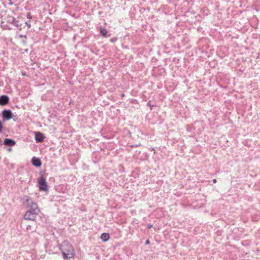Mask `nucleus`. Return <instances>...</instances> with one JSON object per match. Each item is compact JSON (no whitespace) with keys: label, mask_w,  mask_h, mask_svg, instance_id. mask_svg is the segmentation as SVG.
Instances as JSON below:
<instances>
[{"label":"nucleus","mask_w":260,"mask_h":260,"mask_svg":"<svg viewBox=\"0 0 260 260\" xmlns=\"http://www.w3.org/2000/svg\"><path fill=\"white\" fill-rule=\"evenodd\" d=\"M59 248L64 259H70L74 257L75 255L74 249L68 242L64 241L62 242Z\"/></svg>","instance_id":"f257e3e1"},{"label":"nucleus","mask_w":260,"mask_h":260,"mask_svg":"<svg viewBox=\"0 0 260 260\" xmlns=\"http://www.w3.org/2000/svg\"><path fill=\"white\" fill-rule=\"evenodd\" d=\"M24 205L26 206L27 208H29V210L33 211L39 213V209L38 208V206L36 202H34L29 197H27L25 201L24 202Z\"/></svg>","instance_id":"f03ea898"},{"label":"nucleus","mask_w":260,"mask_h":260,"mask_svg":"<svg viewBox=\"0 0 260 260\" xmlns=\"http://www.w3.org/2000/svg\"><path fill=\"white\" fill-rule=\"evenodd\" d=\"M38 213H39L36 212L28 210L24 215V218L26 220H34Z\"/></svg>","instance_id":"7ed1b4c3"},{"label":"nucleus","mask_w":260,"mask_h":260,"mask_svg":"<svg viewBox=\"0 0 260 260\" xmlns=\"http://www.w3.org/2000/svg\"><path fill=\"white\" fill-rule=\"evenodd\" d=\"M39 186L40 190L43 191H47L48 189V185L46 181V179L43 177H41L39 178Z\"/></svg>","instance_id":"20e7f679"},{"label":"nucleus","mask_w":260,"mask_h":260,"mask_svg":"<svg viewBox=\"0 0 260 260\" xmlns=\"http://www.w3.org/2000/svg\"><path fill=\"white\" fill-rule=\"evenodd\" d=\"M2 117L4 119L9 120L13 118V114L10 110H4L2 113Z\"/></svg>","instance_id":"39448f33"},{"label":"nucleus","mask_w":260,"mask_h":260,"mask_svg":"<svg viewBox=\"0 0 260 260\" xmlns=\"http://www.w3.org/2000/svg\"><path fill=\"white\" fill-rule=\"evenodd\" d=\"M9 98L7 95H3L0 96V105L4 106L8 104Z\"/></svg>","instance_id":"423d86ee"},{"label":"nucleus","mask_w":260,"mask_h":260,"mask_svg":"<svg viewBox=\"0 0 260 260\" xmlns=\"http://www.w3.org/2000/svg\"><path fill=\"white\" fill-rule=\"evenodd\" d=\"M45 137L44 135L40 133L37 132L35 134V140L37 142H42L44 140Z\"/></svg>","instance_id":"0eeeda50"},{"label":"nucleus","mask_w":260,"mask_h":260,"mask_svg":"<svg viewBox=\"0 0 260 260\" xmlns=\"http://www.w3.org/2000/svg\"><path fill=\"white\" fill-rule=\"evenodd\" d=\"M31 162L34 166L37 167H39L42 165V162L40 159L35 157L32 158Z\"/></svg>","instance_id":"6e6552de"},{"label":"nucleus","mask_w":260,"mask_h":260,"mask_svg":"<svg viewBox=\"0 0 260 260\" xmlns=\"http://www.w3.org/2000/svg\"><path fill=\"white\" fill-rule=\"evenodd\" d=\"M4 144L5 145L9 146H12L15 145L16 142L15 141H14L12 139H6L4 140Z\"/></svg>","instance_id":"1a4fd4ad"},{"label":"nucleus","mask_w":260,"mask_h":260,"mask_svg":"<svg viewBox=\"0 0 260 260\" xmlns=\"http://www.w3.org/2000/svg\"><path fill=\"white\" fill-rule=\"evenodd\" d=\"M14 19H15V18L13 16L10 15H8L5 18V21L7 23H10V24L13 23V21H14Z\"/></svg>","instance_id":"9d476101"},{"label":"nucleus","mask_w":260,"mask_h":260,"mask_svg":"<svg viewBox=\"0 0 260 260\" xmlns=\"http://www.w3.org/2000/svg\"><path fill=\"white\" fill-rule=\"evenodd\" d=\"M100 238L103 241L106 242L109 239L110 236L109 234L104 233L101 235Z\"/></svg>","instance_id":"9b49d317"},{"label":"nucleus","mask_w":260,"mask_h":260,"mask_svg":"<svg viewBox=\"0 0 260 260\" xmlns=\"http://www.w3.org/2000/svg\"><path fill=\"white\" fill-rule=\"evenodd\" d=\"M100 33L101 34V35L103 36H104L105 37H108V36H107L108 31L106 28H101L100 29Z\"/></svg>","instance_id":"f8f14e48"},{"label":"nucleus","mask_w":260,"mask_h":260,"mask_svg":"<svg viewBox=\"0 0 260 260\" xmlns=\"http://www.w3.org/2000/svg\"><path fill=\"white\" fill-rule=\"evenodd\" d=\"M18 38L21 39L22 42L23 44H26V36L22 35H19L18 36Z\"/></svg>","instance_id":"ddd939ff"},{"label":"nucleus","mask_w":260,"mask_h":260,"mask_svg":"<svg viewBox=\"0 0 260 260\" xmlns=\"http://www.w3.org/2000/svg\"><path fill=\"white\" fill-rule=\"evenodd\" d=\"M12 24L17 27L20 26L21 25V24L19 23V21L18 20H16L15 18Z\"/></svg>","instance_id":"4468645a"},{"label":"nucleus","mask_w":260,"mask_h":260,"mask_svg":"<svg viewBox=\"0 0 260 260\" xmlns=\"http://www.w3.org/2000/svg\"><path fill=\"white\" fill-rule=\"evenodd\" d=\"M26 17L27 19L29 20L32 18V16H31V13L30 12L27 13Z\"/></svg>","instance_id":"2eb2a0df"},{"label":"nucleus","mask_w":260,"mask_h":260,"mask_svg":"<svg viewBox=\"0 0 260 260\" xmlns=\"http://www.w3.org/2000/svg\"><path fill=\"white\" fill-rule=\"evenodd\" d=\"M25 24L28 27V28H30L31 27V23L30 20L26 21Z\"/></svg>","instance_id":"dca6fc26"},{"label":"nucleus","mask_w":260,"mask_h":260,"mask_svg":"<svg viewBox=\"0 0 260 260\" xmlns=\"http://www.w3.org/2000/svg\"><path fill=\"white\" fill-rule=\"evenodd\" d=\"M147 106H150V107H151V110H152V107H153V106H152V105H151L150 104V101H149V102L147 103Z\"/></svg>","instance_id":"f3484780"},{"label":"nucleus","mask_w":260,"mask_h":260,"mask_svg":"<svg viewBox=\"0 0 260 260\" xmlns=\"http://www.w3.org/2000/svg\"><path fill=\"white\" fill-rule=\"evenodd\" d=\"M3 129V124L2 122L0 121V133L2 132Z\"/></svg>","instance_id":"a211bd4d"},{"label":"nucleus","mask_w":260,"mask_h":260,"mask_svg":"<svg viewBox=\"0 0 260 260\" xmlns=\"http://www.w3.org/2000/svg\"><path fill=\"white\" fill-rule=\"evenodd\" d=\"M116 40H117V39H116V38H112V39L110 40L111 42H115Z\"/></svg>","instance_id":"6ab92c4d"},{"label":"nucleus","mask_w":260,"mask_h":260,"mask_svg":"<svg viewBox=\"0 0 260 260\" xmlns=\"http://www.w3.org/2000/svg\"><path fill=\"white\" fill-rule=\"evenodd\" d=\"M3 27L4 28L8 29H11V28L8 27L7 25H3Z\"/></svg>","instance_id":"aec40b11"},{"label":"nucleus","mask_w":260,"mask_h":260,"mask_svg":"<svg viewBox=\"0 0 260 260\" xmlns=\"http://www.w3.org/2000/svg\"><path fill=\"white\" fill-rule=\"evenodd\" d=\"M145 244H146V245H148V244H150V241H149V240H147L146 241V242H145Z\"/></svg>","instance_id":"412c9836"},{"label":"nucleus","mask_w":260,"mask_h":260,"mask_svg":"<svg viewBox=\"0 0 260 260\" xmlns=\"http://www.w3.org/2000/svg\"><path fill=\"white\" fill-rule=\"evenodd\" d=\"M8 1H9V2H10V3H9V5H13V3H12V2H11V1H12V0H8Z\"/></svg>","instance_id":"4be33fe9"},{"label":"nucleus","mask_w":260,"mask_h":260,"mask_svg":"<svg viewBox=\"0 0 260 260\" xmlns=\"http://www.w3.org/2000/svg\"><path fill=\"white\" fill-rule=\"evenodd\" d=\"M147 226L148 229H150L152 228V225L151 224H148Z\"/></svg>","instance_id":"5701e85b"},{"label":"nucleus","mask_w":260,"mask_h":260,"mask_svg":"<svg viewBox=\"0 0 260 260\" xmlns=\"http://www.w3.org/2000/svg\"><path fill=\"white\" fill-rule=\"evenodd\" d=\"M216 182H217L216 179H213V182L214 183H216Z\"/></svg>","instance_id":"b1692460"},{"label":"nucleus","mask_w":260,"mask_h":260,"mask_svg":"<svg viewBox=\"0 0 260 260\" xmlns=\"http://www.w3.org/2000/svg\"><path fill=\"white\" fill-rule=\"evenodd\" d=\"M2 145V140H1V139L0 138V146Z\"/></svg>","instance_id":"393cba45"},{"label":"nucleus","mask_w":260,"mask_h":260,"mask_svg":"<svg viewBox=\"0 0 260 260\" xmlns=\"http://www.w3.org/2000/svg\"><path fill=\"white\" fill-rule=\"evenodd\" d=\"M121 96H122V97L124 96V93H122V94H121Z\"/></svg>","instance_id":"a878e982"},{"label":"nucleus","mask_w":260,"mask_h":260,"mask_svg":"<svg viewBox=\"0 0 260 260\" xmlns=\"http://www.w3.org/2000/svg\"><path fill=\"white\" fill-rule=\"evenodd\" d=\"M140 146V144H139V145H136L135 146V147H138V146Z\"/></svg>","instance_id":"bb28decb"}]
</instances>
